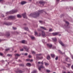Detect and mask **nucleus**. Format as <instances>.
Returning <instances> with one entry per match:
<instances>
[{
    "label": "nucleus",
    "instance_id": "1",
    "mask_svg": "<svg viewBox=\"0 0 73 73\" xmlns=\"http://www.w3.org/2000/svg\"><path fill=\"white\" fill-rule=\"evenodd\" d=\"M43 12V10H40L38 12H35L33 13H31L29 15V16H31V17H33L36 18L37 17H38L39 16V14L41 13H42Z\"/></svg>",
    "mask_w": 73,
    "mask_h": 73
},
{
    "label": "nucleus",
    "instance_id": "2",
    "mask_svg": "<svg viewBox=\"0 0 73 73\" xmlns=\"http://www.w3.org/2000/svg\"><path fill=\"white\" fill-rule=\"evenodd\" d=\"M18 11V10H13L9 12H7L6 13V15H9V14H12L17 12Z\"/></svg>",
    "mask_w": 73,
    "mask_h": 73
},
{
    "label": "nucleus",
    "instance_id": "3",
    "mask_svg": "<svg viewBox=\"0 0 73 73\" xmlns=\"http://www.w3.org/2000/svg\"><path fill=\"white\" fill-rule=\"evenodd\" d=\"M41 55V54H37L36 56L37 58V59H38V60H40V59H41L42 58V57H41V58H40V57H39V56H40Z\"/></svg>",
    "mask_w": 73,
    "mask_h": 73
},
{
    "label": "nucleus",
    "instance_id": "4",
    "mask_svg": "<svg viewBox=\"0 0 73 73\" xmlns=\"http://www.w3.org/2000/svg\"><path fill=\"white\" fill-rule=\"evenodd\" d=\"M15 16H9L8 18V20H10V19H15Z\"/></svg>",
    "mask_w": 73,
    "mask_h": 73
},
{
    "label": "nucleus",
    "instance_id": "5",
    "mask_svg": "<svg viewBox=\"0 0 73 73\" xmlns=\"http://www.w3.org/2000/svg\"><path fill=\"white\" fill-rule=\"evenodd\" d=\"M42 35L43 37H46V35H45V33L44 31H42Z\"/></svg>",
    "mask_w": 73,
    "mask_h": 73
},
{
    "label": "nucleus",
    "instance_id": "6",
    "mask_svg": "<svg viewBox=\"0 0 73 73\" xmlns=\"http://www.w3.org/2000/svg\"><path fill=\"white\" fill-rule=\"evenodd\" d=\"M35 36H41V34L40 33H39V35H38V33H37V32L36 31L35 32Z\"/></svg>",
    "mask_w": 73,
    "mask_h": 73
},
{
    "label": "nucleus",
    "instance_id": "7",
    "mask_svg": "<svg viewBox=\"0 0 73 73\" xmlns=\"http://www.w3.org/2000/svg\"><path fill=\"white\" fill-rule=\"evenodd\" d=\"M22 16H23L24 18L27 19V16L26 15V13H24L22 14Z\"/></svg>",
    "mask_w": 73,
    "mask_h": 73
},
{
    "label": "nucleus",
    "instance_id": "8",
    "mask_svg": "<svg viewBox=\"0 0 73 73\" xmlns=\"http://www.w3.org/2000/svg\"><path fill=\"white\" fill-rule=\"evenodd\" d=\"M41 68H44V66H43L42 65H41L40 66V67H39L38 69L39 70H41Z\"/></svg>",
    "mask_w": 73,
    "mask_h": 73
},
{
    "label": "nucleus",
    "instance_id": "9",
    "mask_svg": "<svg viewBox=\"0 0 73 73\" xmlns=\"http://www.w3.org/2000/svg\"><path fill=\"white\" fill-rule=\"evenodd\" d=\"M59 43H60V44H61L62 46H65V45L62 43V42L61 40L59 41Z\"/></svg>",
    "mask_w": 73,
    "mask_h": 73
},
{
    "label": "nucleus",
    "instance_id": "10",
    "mask_svg": "<svg viewBox=\"0 0 73 73\" xmlns=\"http://www.w3.org/2000/svg\"><path fill=\"white\" fill-rule=\"evenodd\" d=\"M20 56V55H19L18 54H15V56L16 59H17V57L18 56Z\"/></svg>",
    "mask_w": 73,
    "mask_h": 73
},
{
    "label": "nucleus",
    "instance_id": "11",
    "mask_svg": "<svg viewBox=\"0 0 73 73\" xmlns=\"http://www.w3.org/2000/svg\"><path fill=\"white\" fill-rule=\"evenodd\" d=\"M23 47L26 50V51H27V52H28V48L27 46H24Z\"/></svg>",
    "mask_w": 73,
    "mask_h": 73
},
{
    "label": "nucleus",
    "instance_id": "12",
    "mask_svg": "<svg viewBox=\"0 0 73 73\" xmlns=\"http://www.w3.org/2000/svg\"><path fill=\"white\" fill-rule=\"evenodd\" d=\"M47 45L48 46H49V47L50 48H52V45L49 44H47Z\"/></svg>",
    "mask_w": 73,
    "mask_h": 73
},
{
    "label": "nucleus",
    "instance_id": "13",
    "mask_svg": "<svg viewBox=\"0 0 73 73\" xmlns=\"http://www.w3.org/2000/svg\"><path fill=\"white\" fill-rule=\"evenodd\" d=\"M58 34V33H52V34L54 35V36H56V35H57Z\"/></svg>",
    "mask_w": 73,
    "mask_h": 73
},
{
    "label": "nucleus",
    "instance_id": "14",
    "mask_svg": "<svg viewBox=\"0 0 73 73\" xmlns=\"http://www.w3.org/2000/svg\"><path fill=\"white\" fill-rule=\"evenodd\" d=\"M26 3L27 2L25 1H23L21 2V4L22 5H23L24 4H26Z\"/></svg>",
    "mask_w": 73,
    "mask_h": 73
},
{
    "label": "nucleus",
    "instance_id": "15",
    "mask_svg": "<svg viewBox=\"0 0 73 73\" xmlns=\"http://www.w3.org/2000/svg\"><path fill=\"white\" fill-rule=\"evenodd\" d=\"M26 65L28 66H31V64L30 63H28L26 64Z\"/></svg>",
    "mask_w": 73,
    "mask_h": 73
},
{
    "label": "nucleus",
    "instance_id": "16",
    "mask_svg": "<svg viewBox=\"0 0 73 73\" xmlns=\"http://www.w3.org/2000/svg\"><path fill=\"white\" fill-rule=\"evenodd\" d=\"M51 56L52 58H54V57H55V55L54 54H51Z\"/></svg>",
    "mask_w": 73,
    "mask_h": 73
},
{
    "label": "nucleus",
    "instance_id": "17",
    "mask_svg": "<svg viewBox=\"0 0 73 73\" xmlns=\"http://www.w3.org/2000/svg\"><path fill=\"white\" fill-rule=\"evenodd\" d=\"M52 40L54 41H56L57 40V39L56 38H52Z\"/></svg>",
    "mask_w": 73,
    "mask_h": 73
},
{
    "label": "nucleus",
    "instance_id": "18",
    "mask_svg": "<svg viewBox=\"0 0 73 73\" xmlns=\"http://www.w3.org/2000/svg\"><path fill=\"white\" fill-rule=\"evenodd\" d=\"M24 29L26 31H29V29H28V27H25Z\"/></svg>",
    "mask_w": 73,
    "mask_h": 73
},
{
    "label": "nucleus",
    "instance_id": "19",
    "mask_svg": "<svg viewBox=\"0 0 73 73\" xmlns=\"http://www.w3.org/2000/svg\"><path fill=\"white\" fill-rule=\"evenodd\" d=\"M40 28H42V29H44V30H46V28H45L44 27H40Z\"/></svg>",
    "mask_w": 73,
    "mask_h": 73
},
{
    "label": "nucleus",
    "instance_id": "20",
    "mask_svg": "<svg viewBox=\"0 0 73 73\" xmlns=\"http://www.w3.org/2000/svg\"><path fill=\"white\" fill-rule=\"evenodd\" d=\"M47 60H50V56H49V55H48L47 56Z\"/></svg>",
    "mask_w": 73,
    "mask_h": 73
},
{
    "label": "nucleus",
    "instance_id": "21",
    "mask_svg": "<svg viewBox=\"0 0 73 73\" xmlns=\"http://www.w3.org/2000/svg\"><path fill=\"white\" fill-rule=\"evenodd\" d=\"M39 3H40V4H44V2L41 1H39Z\"/></svg>",
    "mask_w": 73,
    "mask_h": 73
},
{
    "label": "nucleus",
    "instance_id": "22",
    "mask_svg": "<svg viewBox=\"0 0 73 73\" xmlns=\"http://www.w3.org/2000/svg\"><path fill=\"white\" fill-rule=\"evenodd\" d=\"M18 72H19V73H23V71H22L20 70H19Z\"/></svg>",
    "mask_w": 73,
    "mask_h": 73
},
{
    "label": "nucleus",
    "instance_id": "23",
    "mask_svg": "<svg viewBox=\"0 0 73 73\" xmlns=\"http://www.w3.org/2000/svg\"><path fill=\"white\" fill-rule=\"evenodd\" d=\"M17 17H19V18H20L21 17V16L20 15H17Z\"/></svg>",
    "mask_w": 73,
    "mask_h": 73
},
{
    "label": "nucleus",
    "instance_id": "24",
    "mask_svg": "<svg viewBox=\"0 0 73 73\" xmlns=\"http://www.w3.org/2000/svg\"><path fill=\"white\" fill-rule=\"evenodd\" d=\"M32 53L33 54H36V52H35L34 51H32Z\"/></svg>",
    "mask_w": 73,
    "mask_h": 73
},
{
    "label": "nucleus",
    "instance_id": "25",
    "mask_svg": "<svg viewBox=\"0 0 73 73\" xmlns=\"http://www.w3.org/2000/svg\"><path fill=\"white\" fill-rule=\"evenodd\" d=\"M7 56L8 57H12V55L11 54H8Z\"/></svg>",
    "mask_w": 73,
    "mask_h": 73
},
{
    "label": "nucleus",
    "instance_id": "26",
    "mask_svg": "<svg viewBox=\"0 0 73 73\" xmlns=\"http://www.w3.org/2000/svg\"><path fill=\"white\" fill-rule=\"evenodd\" d=\"M45 65L46 66H48V65H49V63H46L45 64Z\"/></svg>",
    "mask_w": 73,
    "mask_h": 73
},
{
    "label": "nucleus",
    "instance_id": "27",
    "mask_svg": "<svg viewBox=\"0 0 73 73\" xmlns=\"http://www.w3.org/2000/svg\"><path fill=\"white\" fill-rule=\"evenodd\" d=\"M22 43H23V44H25V40H23L22 41Z\"/></svg>",
    "mask_w": 73,
    "mask_h": 73
},
{
    "label": "nucleus",
    "instance_id": "28",
    "mask_svg": "<svg viewBox=\"0 0 73 73\" xmlns=\"http://www.w3.org/2000/svg\"><path fill=\"white\" fill-rule=\"evenodd\" d=\"M36 72V70H34L31 73H35Z\"/></svg>",
    "mask_w": 73,
    "mask_h": 73
},
{
    "label": "nucleus",
    "instance_id": "29",
    "mask_svg": "<svg viewBox=\"0 0 73 73\" xmlns=\"http://www.w3.org/2000/svg\"><path fill=\"white\" fill-rule=\"evenodd\" d=\"M20 66H24V65L23 64H21L19 65Z\"/></svg>",
    "mask_w": 73,
    "mask_h": 73
},
{
    "label": "nucleus",
    "instance_id": "30",
    "mask_svg": "<svg viewBox=\"0 0 73 73\" xmlns=\"http://www.w3.org/2000/svg\"><path fill=\"white\" fill-rule=\"evenodd\" d=\"M52 31H53V30H52V29H50L49 30V32H52Z\"/></svg>",
    "mask_w": 73,
    "mask_h": 73
},
{
    "label": "nucleus",
    "instance_id": "31",
    "mask_svg": "<svg viewBox=\"0 0 73 73\" xmlns=\"http://www.w3.org/2000/svg\"><path fill=\"white\" fill-rule=\"evenodd\" d=\"M31 38L32 39V40H34L35 39V37L34 36H31Z\"/></svg>",
    "mask_w": 73,
    "mask_h": 73
},
{
    "label": "nucleus",
    "instance_id": "32",
    "mask_svg": "<svg viewBox=\"0 0 73 73\" xmlns=\"http://www.w3.org/2000/svg\"><path fill=\"white\" fill-rule=\"evenodd\" d=\"M39 22L40 23H41L42 24H43V23H44V22H43V21H39Z\"/></svg>",
    "mask_w": 73,
    "mask_h": 73
},
{
    "label": "nucleus",
    "instance_id": "33",
    "mask_svg": "<svg viewBox=\"0 0 73 73\" xmlns=\"http://www.w3.org/2000/svg\"><path fill=\"white\" fill-rule=\"evenodd\" d=\"M66 61H68V60H69V58H66Z\"/></svg>",
    "mask_w": 73,
    "mask_h": 73
},
{
    "label": "nucleus",
    "instance_id": "34",
    "mask_svg": "<svg viewBox=\"0 0 73 73\" xmlns=\"http://www.w3.org/2000/svg\"><path fill=\"white\" fill-rule=\"evenodd\" d=\"M10 35H9V33L7 34V35H6V36H9Z\"/></svg>",
    "mask_w": 73,
    "mask_h": 73
},
{
    "label": "nucleus",
    "instance_id": "35",
    "mask_svg": "<svg viewBox=\"0 0 73 73\" xmlns=\"http://www.w3.org/2000/svg\"><path fill=\"white\" fill-rule=\"evenodd\" d=\"M13 29H14L15 30L16 29H17V28L15 27H13Z\"/></svg>",
    "mask_w": 73,
    "mask_h": 73
},
{
    "label": "nucleus",
    "instance_id": "36",
    "mask_svg": "<svg viewBox=\"0 0 73 73\" xmlns=\"http://www.w3.org/2000/svg\"><path fill=\"white\" fill-rule=\"evenodd\" d=\"M46 72H47L48 73H49V72H50V70H47Z\"/></svg>",
    "mask_w": 73,
    "mask_h": 73
},
{
    "label": "nucleus",
    "instance_id": "37",
    "mask_svg": "<svg viewBox=\"0 0 73 73\" xmlns=\"http://www.w3.org/2000/svg\"><path fill=\"white\" fill-rule=\"evenodd\" d=\"M10 50L9 48H8L5 50L6 51H8Z\"/></svg>",
    "mask_w": 73,
    "mask_h": 73
},
{
    "label": "nucleus",
    "instance_id": "38",
    "mask_svg": "<svg viewBox=\"0 0 73 73\" xmlns=\"http://www.w3.org/2000/svg\"><path fill=\"white\" fill-rule=\"evenodd\" d=\"M58 56H56V57L55 58V60H58Z\"/></svg>",
    "mask_w": 73,
    "mask_h": 73
},
{
    "label": "nucleus",
    "instance_id": "39",
    "mask_svg": "<svg viewBox=\"0 0 73 73\" xmlns=\"http://www.w3.org/2000/svg\"><path fill=\"white\" fill-rule=\"evenodd\" d=\"M66 23L67 24H69V22L67 21H66Z\"/></svg>",
    "mask_w": 73,
    "mask_h": 73
},
{
    "label": "nucleus",
    "instance_id": "40",
    "mask_svg": "<svg viewBox=\"0 0 73 73\" xmlns=\"http://www.w3.org/2000/svg\"><path fill=\"white\" fill-rule=\"evenodd\" d=\"M20 50L21 51H23V50H24V49L22 48Z\"/></svg>",
    "mask_w": 73,
    "mask_h": 73
},
{
    "label": "nucleus",
    "instance_id": "41",
    "mask_svg": "<svg viewBox=\"0 0 73 73\" xmlns=\"http://www.w3.org/2000/svg\"><path fill=\"white\" fill-rule=\"evenodd\" d=\"M27 61H30V59H27Z\"/></svg>",
    "mask_w": 73,
    "mask_h": 73
},
{
    "label": "nucleus",
    "instance_id": "42",
    "mask_svg": "<svg viewBox=\"0 0 73 73\" xmlns=\"http://www.w3.org/2000/svg\"><path fill=\"white\" fill-rule=\"evenodd\" d=\"M56 47L55 46H54L52 48V49H56Z\"/></svg>",
    "mask_w": 73,
    "mask_h": 73
},
{
    "label": "nucleus",
    "instance_id": "43",
    "mask_svg": "<svg viewBox=\"0 0 73 73\" xmlns=\"http://www.w3.org/2000/svg\"><path fill=\"white\" fill-rule=\"evenodd\" d=\"M3 54L2 53H0V56H3Z\"/></svg>",
    "mask_w": 73,
    "mask_h": 73
},
{
    "label": "nucleus",
    "instance_id": "44",
    "mask_svg": "<svg viewBox=\"0 0 73 73\" xmlns=\"http://www.w3.org/2000/svg\"><path fill=\"white\" fill-rule=\"evenodd\" d=\"M28 55V53H25V56H27V55Z\"/></svg>",
    "mask_w": 73,
    "mask_h": 73
},
{
    "label": "nucleus",
    "instance_id": "45",
    "mask_svg": "<svg viewBox=\"0 0 73 73\" xmlns=\"http://www.w3.org/2000/svg\"><path fill=\"white\" fill-rule=\"evenodd\" d=\"M31 55H29V58H31Z\"/></svg>",
    "mask_w": 73,
    "mask_h": 73
},
{
    "label": "nucleus",
    "instance_id": "46",
    "mask_svg": "<svg viewBox=\"0 0 73 73\" xmlns=\"http://www.w3.org/2000/svg\"><path fill=\"white\" fill-rule=\"evenodd\" d=\"M30 62H32V61H33V60L32 59L30 60Z\"/></svg>",
    "mask_w": 73,
    "mask_h": 73
},
{
    "label": "nucleus",
    "instance_id": "47",
    "mask_svg": "<svg viewBox=\"0 0 73 73\" xmlns=\"http://www.w3.org/2000/svg\"><path fill=\"white\" fill-rule=\"evenodd\" d=\"M59 52L60 53H62V52H61V51H60V50H59Z\"/></svg>",
    "mask_w": 73,
    "mask_h": 73
},
{
    "label": "nucleus",
    "instance_id": "48",
    "mask_svg": "<svg viewBox=\"0 0 73 73\" xmlns=\"http://www.w3.org/2000/svg\"><path fill=\"white\" fill-rule=\"evenodd\" d=\"M2 17H4V15H2Z\"/></svg>",
    "mask_w": 73,
    "mask_h": 73
},
{
    "label": "nucleus",
    "instance_id": "49",
    "mask_svg": "<svg viewBox=\"0 0 73 73\" xmlns=\"http://www.w3.org/2000/svg\"><path fill=\"white\" fill-rule=\"evenodd\" d=\"M4 0H0V2H1V1H3Z\"/></svg>",
    "mask_w": 73,
    "mask_h": 73
},
{
    "label": "nucleus",
    "instance_id": "50",
    "mask_svg": "<svg viewBox=\"0 0 73 73\" xmlns=\"http://www.w3.org/2000/svg\"><path fill=\"white\" fill-rule=\"evenodd\" d=\"M40 63H41V62H38V64H40Z\"/></svg>",
    "mask_w": 73,
    "mask_h": 73
},
{
    "label": "nucleus",
    "instance_id": "51",
    "mask_svg": "<svg viewBox=\"0 0 73 73\" xmlns=\"http://www.w3.org/2000/svg\"><path fill=\"white\" fill-rule=\"evenodd\" d=\"M71 68H72V69H73V66H72L71 67Z\"/></svg>",
    "mask_w": 73,
    "mask_h": 73
},
{
    "label": "nucleus",
    "instance_id": "52",
    "mask_svg": "<svg viewBox=\"0 0 73 73\" xmlns=\"http://www.w3.org/2000/svg\"><path fill=\"white\" fill-rule=\"evenodd\" d=\"M62 73H66V72H63Z\"/></svg>",
    "mask_w": 73,
    "mask_h": 73
},
{
    "label": "nucleus",
    "instance_id": "53",
    "mask_svg": "<svg viewBox=\"0 0 73 73\" xmlns=\"http://www.w3.org/2000/svg\"><path fill=\"white\" fill-rule=\"evenodd\" d=\"M68 66H70V64H68Z\"/></svg>",
    "mask_w": 73,
    "mask_h": 73
},
{
    "label": "nucleus",
    "instance_id": "54",
    "mask_svg": "<svg viewBox=\"0 0 73 73\" xmlns=\"http://www.w3.org/2000/svg\"><path fill=\"white\" fill-rule=\"evenodd\" d=\"M72 59H73V55L72 56Z\"/></svg>",
    "mask_w": 73,
    "mask_h": 73
},
{
    "label": "nucleus",
    "instance_id": "55",
    "mask_svg": "<svg viewBox=\"0 0 73 73\" xmlns=\"http://www.w3.org/2000/svg\"><path fill=\"white\" fill-rule=\"evenodd\" d=\"M43 62H42L41 63L42 64H43Z\"/></svg>",
    "mask_w": 73,
    "mask_h": 73
},
{
    "label": "nucleus",
    "instance_id": "56",
    "mask_svg": "<svg viewBox=\"0 0 73 73\" xmlns=\"http://www.w3.org/2000/svg\"><path fill=\"white\" fill-rule=\"evenodd\" d=\"M68 73H70V72H68Z\"/></svg>",
    "mask_w": 73,
    "mask_h": 73
},
{
    "label": "nucleus",
    "instance_id": "57",
    "mask_svg": "<svg viewBox=\"0 0 73 73\" xmlns=\"http://www.w3.org/2000/svg\"><path fill=\"white\" fill-rule=\"evenodd\" d=\"M25 34H27V33H25Z\"/></svg>",
    "mask_w": 73,
    "mask_h": 73
},
{
    "label": "nucleus",
    "instance_id": "58",
    "mask_svg": "<svg viewBox=\"0 0 73 73\" xmlns=\"http://www.w3.org/2000/svg\"><path fill=\"white\" fill-rule=\"evenodd\" d=\"M56 0L57 1H58V0Z\"/></svg>",
    "mask_w": 73,
    "mask_h": 73
},
{
    "label": "nucleus",
    "instance_id": "59",
    "mask_svg": "<svg viewBox=\"0 0 73 73\" xmlns=\"http://www.w3.org/2000/svg\"><path fill=\"white\" fill-rule=\"evenodd\" d=\"M38 31H40V30H38Z\"/></svg>",
    "mask_w": 73,
    "mask_h": 73
},
{
    "label": "nucleus",
    "instance_id": "60",
    "mask_svg": "<svg viewBox=\"0 0 73 73\" xmlns=\"http://www.w3.org/2000/svg\"><path fill=\"white\" fill-rule=\"evenodd\" d=\"M29 1H31V0H29Z\"/></svg>",
    "mask_w": 73,
    "mask_h": 73
},
{
    "label": "nucleus",
    "instance_id": "61",
    "mask_svg": "<svg viewBox=\"0 0 73 73\" xmlns=\"http://www.w3.org/2000/svg\"><path fill=\"white\" fill-rule=\"evenodd\" d=\"M53 73H55V72H53Z\"/></svg>",
    "mask_w": 73,
    "mask_h": 73
},
{
    "label": "nucleus",
    "instance_id": "62",
    "mask_svg": "<svg viewBox=\"0 0 73 73\" xmlns=\"http://www.w3.org/2000/svg\"><path fill=\"white\" fill-rule=\"evenodd\" d=\"M72 73H73V72H72Z\"/></svg>",
    "mask_w": 73,
    "mask_h": 73
},
{
    "label": "nucleus",
    "instance_id": "63",
    "mask_svg": "<svg viewBox=\"0 0 73 73\" xmlns=\"http://www.w3.org/2000/svg\"><path fill=\"white\" fill-rule=\"evenodd\" d=\"M72 9H73V8H72Z\"/></svg>",
    "mask_w": 73,
    "mask_h": 73
},
{
    "label": "nucleus",
    "instance_id": "64",
    "mask_svg": "<svg viewBox=\"0 0 73 73\" xmlns=\"http://www.w3.org/2000/svg\"><path fill=\"white\" fill-rule=\"evenodd\" d=\"M0 50H1V49Z\"/></svg>",
    "mask_w": 73,
    "mask_h": 73
}]
</instances>
